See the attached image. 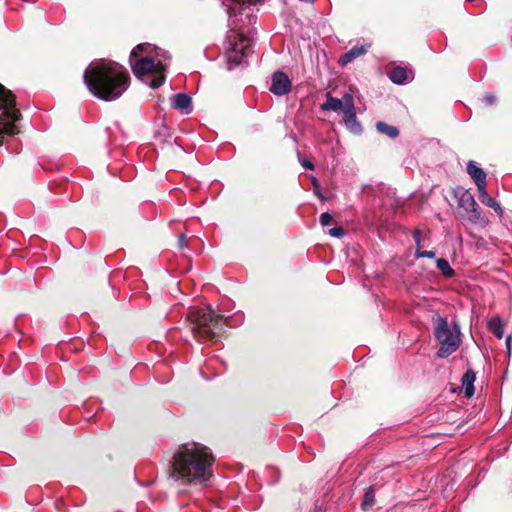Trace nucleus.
I'll use <instances>...</instances> for the list:
<instances>
[{"label": "nucleus", "mask_w": 512, "mask_h": 512, "mask_svg": "<svg viewBox=\"0 0 512 512\" xmlns=\"http://www.w3.org/2000/svg\"><path fill=\"white\" fill-rule=\"evenodd\" d=\"M214 457L199 443H185L173 455L170 476L183 484L203 485L212 476Z\"/></svg>", "instance_id": "nucleus-1"}, {"label": "nucleus", "mask_w": 512, "mask_h": 512, "mask_svg": "<svg viewBox=\"0 0 512 512\" xmlns=\"http://www.w3.org/2000/svg\"><path fill=\"white\" fill-rule=\"evenodd\" d=\"M84 83L91 94L104 101L118 99L129 87L130 76L120 64L100 59L85 70Z\"/></svg>", "instance_id": "nucleus-2"}, {"label": "nucleus", "mask_w": 512, "mask_h": 512, "mask_svg": "<svg viewBox=\"0 0 512 512\" xmlns=\"http://www.w3.org/2000/svg\"><path fill=\"white\" fill-rule=\"evenodd\" d=\"M151 49L150 44L137 45L131 51L129 61L134 75L151 88L156 89L165 81L166 60L170 59V55L168 52L160 50L156 52L154 58L148 56L138 58L139 53L148 52Z\"/></svg>", "instance_id": "nucleus-3"}, {"label": "nucleus", "mask_w": 512, "mask_h": 512, "mask_svg": "<svg viewBox=\"0 0 512 512\" xmlns=\"http://www.w3.org/2000/svg\"><path fill=\"white\" fill-rule=\"evenodd\" d=\"M186 319L194 338L200 342H216L224 326H231L229 318L215 314L211 307L189 308Z\"/></svg>", "instance_id": "nucleus-4"}, {"label": "nucleus", "mask_w": 512, "mask_h": 512, "mask_svg": "<svg viewBox=\"0 0 512 512\" xmlns=\"http://www.w3.org/2000/svg\"><path fill=\"white\" fill-rule=\"evenodd\" d=\"M21 113L16 107V99L12 91L0 84V146L6 136H13L19 132L16 122Z\"/></svg>", "instance_id": "nucleus-5"}, {"label": "nucleus", "mask_w": 512, "mask_h": 512, "mask_svg": "<svg viewBox=\"0 0 512 512\" xmlns=\"http://www.w3.org/2000/svg\"><path fill=\"white\" fill-rule=\"evenodd\" d=\"M435 324L434 336L439 342V349L437 356L439 358H447L453 354L460 345V327L454 324L452 328L449 327L445 318L437 316L433 318Z\"/></svg>", "instance_id": "nucleus-6"}, {"label": "nucleus", "mask_w": 512, "mask_h": 512, "mask_svg": "<svg viewBox=\"0 0 512 512\" xmlns=\"http://www.w3.org/2000/svg\"><path fill=\"white\" fill-rule=\"evenodd\" d=\"M345 102V109L343 111V121L346 128L353 134H360L362 132V125L356 116V108L352 94L345 93L343 95Z\"/></svg>", "instance_id": "nucleus-7"}, {"label": "nucleus", "mask_w": 512, "mask_h": 512, "mask_svg": "<svg viewBox=\"0 0 512 512\" xmlns=\"http://www.w3.org/2000/svg\"><path fill=\"white\" fill-rule=\"evenodd\" d=\"M456 197L458 198V205L466 212L471 213V220L477 222L480 218V212L473 195L467 190L460 189L456 192Z\"/></svg>", "instance_id": "nucleus-8"}, {"label": "nucleus", "mask_w": 512, "mask_h": 512, "mask_svg": "<svg viewBox=\"0 0 512 512\" xmlns=\"http://www.w3.org/2000/svg\"><path fill=\"white\" fill-rule=\"evenodd\" d=\"M291 90V81L288 76L280 71H277L272 76V83L270 91L278 96L286 95Z\"/></svg>", "instance_id": "nucleus-9"}, {"label": "nucleus", "mask_w": 512, "mask_h": 512, "mask_svg": "<svg viewBox=\"0 0 512 512\" xmlns=\"http://www.w3.org/2000/svg\"><path fill=\"white\" fill-rule=\"evenodd\" d=\"M172 106L182 114H189L192 111L191 97L186 93H178L173 96Z\"/></svg>", "instance_id": "nucleus-10"}, {"label": "nucleus", "mask_w": 512, "mask_h": 512, "mask_svg": "<svg viewBox=\"0 0 512 512\" xmlns=\"http://www.w3.org/2000/svg\"><path fill=\"white\" fill-rule=\"evenodd\" d=\"M389 78L393 83L403 85L413 80V73L403 67L397 66L391 70Z\"/></svg>", "instance_id": "nucleus-11"}, {"label": "nucleus", "mask_w": 512, "mask_h": 512, "mask_svg": "<svg viewBox=\"0 0 512 512\" xmlns=\"http://www.w3.org/2000/svg\"><path fill=\"white\" fill-rule=\"evenodd\" d=\"M366 52H367V47L366 46H364V45H360V46L356 45V46L352 47L349 51L344 53L340 57L338 62H339V64L341 66H345V65L351 63L356 58L360 57L361 55H364Z\"/></svg>", "instance_id": "nucleus-12"}, {"label": "nucleus", "mask_w": 512, "mask_h": 512, "mask_svg": "<svg viewBox=\"0 0 512 512\" xmlns=\"http://www.w3.org/2000/svg\"><path fill=\"white\" fill-rule=\"evenodd\" d=\"M467 172L474 180L477 188L486 184V174L482 168L476 166L475 162L469 161L467 165Z\"/></svg>", "instance_id": "nucleus-13"}, {"label": "nucleus", "mask_w": 512, "mask_h": 512, "mask_svg": "<svg viewBox=\"0 0 512 512\" xmlns=\"http://www.w3.org/2000/svg\"><path fill=\"white\" fill-rule=\"evenodd\" d=\"M478 189V193H479V198H480V201L486 205L487 207H490L492 209H494V211L498 214V215H502L503 214V210L500 206V204L494 199L492 198L491 196H489L487 190H486V184L484 186H481Z\"/></svg>", "instance_id": "nucleus-14"}, {"label": "nucleus", "mask_w": 512, "mask_h": 512, "mask_svg": "<svg viewBox=\"0 0 512 512\" xmlns=\"http://www.w3.org/2000/svg\"><path fill=\"white\" fill-rule=\"evenodd\" d=\"M326 102L321 104L320 108L323 111H344L345 102L344 99L333 97L330 93L326 95Z\"/></svg>", "instance_id": "nucleus-15"}, {"label": "nucleus", "mask_w": 512, "mask_h": 512, "mask_svg": "<svg viewBox=\"0 0 512 512\" xmlns=\"http://www.w3.org/2000/svg\"><path fill=\"white\" fill-rule=\"evenodd\" d=\"M476 379V375L472 370H468L462 376V385L464 387V393L467 398H470L474 395V382Z\"/></svg>", "instance_id": "nucleus-16"}, {"label": "nucleus", "mask_w": 512, "mask_h": 512, "mask_svg": "<svg viewBox=\"0 0 512 512\" xmlns=\"http://www.w3.org/2000/svg\"><path fill=\"white\" fill-rule=\"evenodd\" d=\"M488 330L495 335L498 339L504 336V327L499 317H493L488 321Z\"/></svg>", "instance_id": "nucleus-17"}, {"label": "nucleus", "mask_w": 512, "mask_h": 512, "mask_svg": "<svg viewBox=\"0 0 512 512\" xmlns=\"http://www.w3.org/2000/svg\"><path fill=\"white\" fill-rule=\"evenodd\" d=\"M376 129L379 133L385 134L392 139L399 135V130L396 126L388 125L382 121L376 123Z\"/></svg>", "instance_id": "nucleus-18"}, {"label": "nucleus", "mask_w": 512, "mask_h": 512, "mask_svg": "<svg viewBox=\"0 0 512 512\" xmlns=\"http://www.w3.org/2000/svg\"><path fill=\"white\" fill-rule=\"evenodd\" d=\"M436 267L447 278H451L455 275L454 269L450 266L449 262L446 259L438 258L436 260Z\"/></svg>", "instance_id": "nucleus-19"}, {"label": "nucleus", "mask_w": 512, "mask_h": 512, "mask_svg": "<svg viewBox=\"0 0 512 512\" xmlns=\"http://www.w3.org/2000/svg\"><path fill=\"white\" fill-rule=\"evenodd\" d=\"M375 501V491L373 486H369L364 494L361 508L366 511L368 510Z\"/></svg>", "instance_id": "nucleus-20"}, {"label": "nucleus", "mask_w": 512, "mask_h": 512, "mask_svg": "<svg viewBox=\"0 0 512 512\" xmlns=\"http://www.w3.org/2000/svg\"><path fill=\"white\" fill-rule=\"evenodd\" d=\"M415 257L416 258H434L435 252L434 251H422L421 248L416 247Z\"/></svg>", "instance_id": "nucleus-21"}, {"label": "nucleus", "mask_w": 512, "mask_h": 512, "mask_svg": "<svg viewBox=\"0 0 512 512\" xmlns=\"http://www.w3.org/2000/svg\"><path fill=\"white\" fill-rule=\"evenodd\" d=\"M332 220H333V217L328 212L322 213L320 216V219H319L320 224L324 227L330 225Z\"/></svg>", "instance_id": "nucleus-22"}, {"label": "nucleus", "mask_w": 512, "mask_h": 512, "mask_svg": "<svg viewBox=\"0 0 512 512\" xmlns=\"http://www.w3.org/2000/svg\"><path fill=\"white\" fill-rule=\"evenodd\" d=\"M329 234L332 237H342L344 235V229L342 227H333L329 230Z\"/></svg>", "instance_id": "nucleus-23"}, {"label": "nucleus", "mask_w": 512, "mask_h": 512, "mask_svg": "<svg viewBox=\"0 0 512 512\" xmlns=\"http://www.w3.org/2000/svg\"><path fill=\"white\" fill-rule=\"evenodd\" d=\"M299 162L307 170H314L315 169L314 164L310 160H308L306 158L299 157Z\"/></svg>", "instance_id": "nucleus-24"}, {"label": "nucleus", "mask_w": 512, "mask_h": 512, "mask_svg": "<svg viewBox=\"0 0 512 512\" xmlns=\"http://www.w3.org/2000/svg\"><path fill=\"white\" fill-rule=\"evenodd\" d=\"M413 239H414L417 247L420 248V243H421V240H422V234H421V231L419 229H416L413 232Z\"/></svg>", "instance_id": "nucleus-25"}, {"label": "nucleus", "mask_w": 512, "mask_h": 512, "mask_svg": "<svg viewBox=\"0 0 512 512\" xmlns=\"http://www.w3.org/2000/svg\"><path fill=\"white\" fill-rule=\"evenodd\" d=\"M178 246L180 249H184L187 247V239L184 234H180L178 237Z\"/></svg>", "instance_id": "nucleus-26"}, {"label": "nucleus", "mask_w": 512, "mask_h": 512, "mask_svg": "<svg viewBox=\"0 0 512 512\" xmlns=\"http://www.w3.org/2000/svg\"><path fill=\"white\" fill-rule=\"evenodd\" d=\"M484 102L486 105H492L496 102V97L493 94H487L484 97Z\"/></svg>", "instance_id": "nucleus-27"}, {"label": "nucleus", "mask_w": 512, "mask_h": 512, "mask_svg": "<svg viewBox=\"0 0 512 512\" xmlns=\"http://www.w3.org/2000/svg\"><path fill=\"white\" fill-rule=\"evenodd\" d=\"M510 344H511V336H508L506 338V345H507L508 350H510Z\"/></svg>", "instance_id": "nucleus-28"}, {"label": "nucleus", "mask_w": 512, "mask_h": 512, "mask_svg": "<svg viewBox=\"0 0 512 512\" xmlns=\"http://www.w3.org/2000/svg\"><path fill=\"white\" fill-rule=\"evenodd\" d=\"M252 25H253V24H251V26H252ZM249 27H250V25H249ZM247 28H248V26H246V27H245L244 29H242L241 31L245 34V29H246V32H249V29H247Z\"/></svg>", "instance_id": "nucleus-29"}, {"label": "nucleus", "mask_w": 512, "mask_h": 512, "mask_svg": "<svg viewBox=\"0 0 512 512\" xmlns=\"http://www.w3.org/2000/svg\"><path fill=\"white\" fill-rule=\"evenodd\" d=\"M312 181H313L314 185H316L317 180L315 177L312 178Z\"/></svg>", "instance_id": "nucleus-30"}]
</instances>
